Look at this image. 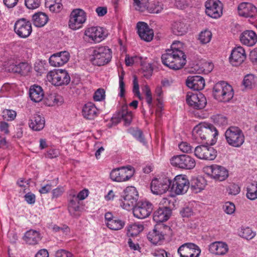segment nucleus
<instances>
[{
  "label": "nucleus",
  "instance_id": "e433bc0d",
  "mask_svg": "<svg viewBox=\"0 0 257 257\" xmlns=\"http://www.w3.org/2000/svg\"><path fill=\"white\" fill-rule=\"evenodd\" d=\"M118 118L122 119L125 125H128L131 124L133 118V114L131 111L127 110V105L126 104L122 106L121 110L118 112Z\"/></svg>",
  "mask_w": 257,
  "mask_h": 257
},
{
  "label": "nucleus",
  "instance_id": "de8ad7c7",
  "mask_svg": "<svg viewBox=\"0 0 257 257\" xmlns=\"http://www.w3.org/2000/svg\"><path fill=\"white\" fill-rule=\"evenodd\" d=\"M212 37V33L210 31L205 30L200 33L199 36V40L202 44L209 43Z\"/></svg>",
  "mask_w": 257,
  "mask_h": 257
},
{
  "label": "nucleus",
  "instance_id": "cd10ccee",
  "mask_svg": "<svg viewBox=\"0 0 257 257\" xmlns=\"http://www.w3.org/2000/svg\"><path fill=\"white\" fill-rule=\"evenodd\" d=\"M31 66L27 62H20L18 64H12L8 67L10 72L18 73L21 75H26L30 71Z\"/></svg>",
  "mask_w": 257,
  "mask_h": 257
},
{
  "label": "nucleus",
  "instance_id": "1a4fd4ad",
  "mask_svg": "<svg viewBox=\"0 0 257 257\" xmlns=\"http://www.w3.org/2000/svg\"><path fill=\"white\" fill-rule=\"evenodd\" d=\"M153 207V204L148 201H139L132 209L135 217L143 219L151 214Z\"/></svg>",
  "mask_w": 257,
  "mask_h": 257
},
{
  "label": "nucleus",
  "instance_id": "20e7f679",
  "mask_svg": "<svg viewBox=\"0 0 257 257\" xmlns=\"http://www.w3.org/2000/svg\"><path fill=\"white\" fill-rule=\"evenodd\" d=\"M111 58V50L107 47L101 46L93 50L90 61L93 65L101 66L109 63Z\"/></svg>",
  "mask_w": 257,
  "mask_h": 257
},
{
  "label": "nucleus",
  "instance_id": "aec40b11",
  "mask_svg": "<svg viewBox=\"0 0 257 257\" xmlns=\"http://www.w3.org/2000/svg\"><path fill=\"white\" fill-rule=\"evenodd\" d=\"M85 20L86 16L84 11L81 9H75L71 12L70 15L69 27L73 30L78 29Z\"/></svg>",
  "mask_w": 257,
  "mask_h": 257
},
{
  "label": "nucleus",
  "instance_id": "dca6fc26",
  "mask_svg": "<svg viewBox=\"0 0 257 257\" xmlns=\"http://www.w3.org/2000/svg\"><path fill=\"white\" fill-rule=\"evenodd\" d=\"M186 100L189 106L197 109H203L207 103L205 97L201 93L195 94L188 92Z\"/></svg>",
  "mask_w": 257,
  "mask_h": 257
},
{
  "label": "nucleus",
  "instance_id": "f257e3e1",
  "mask_svg": "<svg viewBox=\"0 0 257 257\" xmlns=\"http://www.w3.org/2000/svg\"><path fill=\"white\" fill-rule=\"evenodd\" d=\"M186 55L184 53L178 49L172 47L171 49H168L166 52L162 55L161 59L163 64L173 70L182 68L186 64Z\"/></svg>",
  "mask_w": 257,
  "mask_h": 257
},
{
  "label": "nucleus",
  "instance_id": "3c124183",
  "mask_svg": "<svg viewBox=\"0 0 257 257\" xmlns=\"http://www.w3.org/2000/svg\"><path fill=\"white\" fill-rule=\"evenodd\" d=\"M180 214L182 217L188 218L193 215L194 212L191 207L186 206L181 209Z\"/></svg>",
  "mask_w": 257,
  "mask_h": 257
},
{
  "label": "nucleus",
  "instance_id": "338daca9",
  "mask_svg": "<svg viewBox=\"0 0 257 257\" xmlns=\"http://www.w3.org/2000/svg\"><path fill=\"white\" fill-rule=\"evenodd\" d=\"M64 192V189L62 187H58L54 189L52 191L53 198H57L61 196Z\"/></svg>",
  "mask_w": 257,
  "mask_h": 257
},
{
  "label": "nucleus",
  "instance_id": "6e6d98bb",
  "mask_svg": "<svg viewBox=\"0 0 257 257\" xmlns=\"http://www.w3.org/2000/svg\"><path fill=\"white\" fill-rule=\"evenodd\" d=\"M105 91L101 88L98 89L94 94L93 99L95 101H100L104 99Z\"/></svg>",
  "mask_w": 257,
  "mask_h": 257
},
{
  "label": "nucleus",
  "instance_id": "4be33fe9",
  "mask_svg": "<svg viewBox=\"0 0 257 257\" xmlns=\"http://www.w3.org/2000/svg\"><path fill=\"white\" fill-rule=\"evenodd\" d=\"M70 57L67 51H62L51 56L49 59L50 64L54 67H60L66 63Z\"/></svg>",
  "mask_w": 257,
  "mask_h": 257
},
{
  "label": "nucleus",
  "instance_id": "5fc2aeb1",
  "mask_svg": "<svg viewBox=\"0 0 257 257\" xmlns=\"http://www.w3.org/2000/svg\"><path fill=\"white\" fill-rule=\"evenodd\" d=\"M227 190L228 192V194L235 195L239 193L240 188L238 185L232 183L228 186Z\"/></svg>",
  "mask_w": 257,
  "mask_h": 257
},
{
  "label": "nucleus",
  "instance_id": "79ce46f5",
  "mask_svg": "<svg viewBox=\"0 0 257 257\" xmlns=\"http://www.w3.org/2000/svg\"><path fill=\"white\" fill-rule=\"evenodd\" d=\"M130 133L140 142L144 144L145 140L143 136V132L138 128H130Z\"/></svg>",
  "mask_w": 257,
  "mask_h": 257
},
{
  "label": "nucleus",
  "instance_id": "f704fd0d",
  "mask_svg": "<svg viewBox=\"0 0 257 257\" xmlns=\"http://www.w3.org/2000/svg\"><path fill=\"white\" fill-rule=\"evenodd\" d=\"M24 239L29 244H36L40 240V233L36 230H30L26 232Z\"/></svg>",
  "mask_w": 257,
  "mask_h": 257
},
{
  "label": "nucleus",
  "instance_id": "2eb2a0df",
  "mask_svg": "<svg viewBox=\"0 0 257 257\" xmlns=\"http://www.w3.org/2000/svg\"><path fill=\"white\" fill-rule=\"evenodd\" d=\"M194 154L200 159L213 160L217 156V152L210 146L200 145L195 148Z\"/></svg>",
  "mask_w": 257,
  "mask_h": 257
},
{
  "label": "nucleus",
  "instance_id": "13d9d810",
  "mask_svg": "<svg viewBox=\"0 0 257 257\" xmlns=\"http://www.w3.org/2000/svg\"><path fill=\"white\" fill-rule=\"evenodd\" d=\"M179 148L180 150L186 153H191L192 151V147L187 142H182L179 145Z\"/></svg>",
  "mask_w": 257,
  "mask_h": 257
},
{
  "label": "nucleus",
  "instance_id": "f3484780",
  "mask_svg": "<svg viewBox=\"0 0 257 257\" xmlns=\"http://www.w3.org/2000/svg\"><path fill=\"white\" fill-rule=\"evenodd\" d=\"M207 174L214 179L223 181L228 177V170L224 167L216 164L205 168Z\"/></svg>",
  "mask_w": 257,
  "mask_h": 257
},
{
  "label": "nucleus",
  "instance_id": "7ed1b4c3",
  "mask_svg": "<svg viewBox=\"0 0 257 257\" xmlns=\"http://www.w3.org/2000/svg\"><path fill=\"white\" fill-rule=\"evenodd\" d=\"M234 92L231 85L224 81L216 83L213 87L214 97L222 102H228L233 97Z\"/></svg>",
  "mask_w": 257,
  "mask_h": 257
},
{
  "label": "nucleus",
  "instance_id": "c85d7f7f",
  "mask_svg": "<svg viewBox=\"0 0 257 257\" xmlns=\"http://www.w3.org/2000/svg\"><path fill=\"white\" fill-rule=\"evenodd\" d=\"M209 251L216 255H224L228 250L227 244L222 241H215L209 245Z\"/></svg>",
  "mask_w": 257,
  "mask_h": 257
},
{
  "label": "nucleus",
  "instance_id": "423d86ee",
  "mask_svg": "<svg viewBox=\"0 0 257 257\" xmlns=\"http://www.w3.org/2000/svg\"><path fill=\"white\" fill-rule=\"evenodd\" d=\"M120 199V206L124 209L130 210L135 206L138 203V192L135 187L129 186L123 192Z\"/></svg>",
  "mask_w": 257,
  "mask_h": 257
},
{
  "label": "nucleus",
  "instance_id": "4d7b16f0",
  "mask_svg": "<svg viewBox=\"0 0 257 257\" xmlns=\"http://www.w3.org/2000/svg\"><path fill=\"white\" fill-rule=\"evenodd\" d=\"M133 93L135 95H136L140 99H142L140 90H139V85L138 82L137 78L136 76H134L133 79Z\"/></svg>",
  "mask_w": 257,
  "mask_h": 257
},
{
  "label": "nucleus",
  "instance_id": "5701e85b",
  "mask_svg": "<svg viewBox=\"0 0 257 257\" xmlns=\"http://www.w3.org/2000/svg\"><path fill=\"white\" fill-rule=\"evenodd\" d=\"M138 33L142 40L146 42L151 41L154 37V32L148 24L145 22H139L137 25Z\"/></svg>",
  "mask_w": 257,
  "mask_h": 257
},
{
  "label": "nucleus",
  "instance_id": "f03ea898",
  "mask_svg": "<svg viewBox=\"0 0 257 257\" xmlns=\"http://www.w3.org/2000/svg\"><path fill=\"white\" fill-rule=\"evenodd\" d=\"M218 135L216 127L211 124H199L192 130L193 138L197 142L206 141V144L212 145L216 142L215 138Z\"/></svg>",
  "mask_w": 257,
  "mask_h": 257
},
{
  "label": "nucleus",
  "instance_id": "412c9836",
  "mask_svg": "<svg viewBox=\"0 0 257 257\" xmlns=\"http://www.w3.org/2000/svg\"><path fill=\"white\" fill-rule=\"evenodd\" d=\"M246 59L244 49L241 46L235 47L231 51L229 61L233 66L241 64Z\"/></svg>",
  "mask_w": 257,
  "mask_h": 257
},
{
  "label": "nucleus",
  "instance_id": "a878e982",
  "mask_svg": "<svg viewBox=\"0 0 257 257\" xmlns=\"http://www.w3.org/2000/svg\"><path fill=\"white\" fill-rule=\"evenodd\" d=\"M171 209L167 206L159 207L153 214V219L157 223L168 220L172 215Z\"/></svg>",
  "mask_w": 257,
  "mask_h": 257
},
{
  "label": "nucleus",
  "instance_id": "bb28decb",
  "mask_svg": "<svg viewBox=\"0 0 257 257\" xmlns=\"http://www.w3.org/2000/svg\"><path fill=\"white\" fill-rule=\"evenodd\" d=\"M239 39L242 44L249 47L252 46L257 42V35L252 30H246L240 34Z\"/></svg>",
  "mask_w": 257,
  "mask_h": 257
},
{
  "label": "nucleus",
  "instance_id": "f8f14e48",
  "mask_svg": "<svg viewBox=\"0 0 257 257\" xmlns=\"http://www.w3.org/2000/svg\"><path fill=\"white\" fill-rule=\"evenodd\" d=\"M172 180L168 178H155L151 183V190L156 195H161L170 189Z\"/></svg>",
  "mask_w": 257,
  "mask_h": 257
},
{
  "label": "nucleus",
  "instance_id": "e2e57ef3",
  "mask_svg": "<svg viewBox=\"0 0 257 257\" xmlns=\"http://www.w3.org/2000/svg\"><path fill=\"white\" fill-rule=\"evenodd\" d=\"M72 254L71 252L66 251L64 249L57 250L55 253V257H72Z\"/></svg>",
  "mask_w": 257,
  "mask_h": 257
},
{
  "label": "nucleus",
  "instance_id": "c9c22d12",
  "mask_svg": "<svg viewBox=\"0 0 257 257\" xmlns=\"http://www.w3.org/2000/svg\"><path fill=\"white\" fill-rule=\"evenodd\" d=\"M33 24L37 27H42L48 22V16L42 12L35 13L32 17Z\"/></svg>",
  "mask_w": 257,
  "mask_h": 257
},
{
  "label": "nucleus",
  "instance_id": "774afa93",
  "mask_svg": "<svg viewBox=\"0 0 257 257\" xmlns=\"http://www.w3.org/2000/svg\"><path fill=\"white\" fill-rule=\"evenodd\" d=\"M249 58L253 63L257 62V48H255L250 52Z\"/></svg>",
  "mask_w": 257,
  "mask_h": 257
},
{
  "label": "nucleus",
  "instance_id": "49530a36",
  "mask_svg": "<svg viewBox=\"0 0 257 257\" xmlns=\"http://www.w3.org/2000/svg\"><path fill=\"white\" fill-rule=\"evenodd\" d=\"M255 80L253 75L247 74L244 77L242 83L245 88H251L255 84Z\"/></svg>",
  "mask_w": 257,
  "mask_h": 257
},
{
  "label": "nucleus",
  "instance_id": "864d4df0",
  "mask_svg": "<svg viewBox=\"0 0 257 257\" xmlns=\"http://www.w3.org/2000/svg\"><path fill=\"white\" fill-rule=\"evenodd\" d=\"M25 4L29 9H35L40 6L41 0H25Z\"/></svg>",
  "mask_w": 257,
  "mask_h": 257
},
{
  "label": "nucleus",
  "instance_id": "69168bd1",
  "mask_svg": "<svg viewBox=\"0 0 257 257\" xmlns=\"http://www.w3.org/2000/svg\"><path fill=\"white\" fill-rule=\"evenodd\" d=\"M188 5V4L186 0H175V5L179 9H183Z\"/></svg>",
  "mask_w": 257,
  "mask_h": 257
},
{
  "label": "nucleus",
  "instance_id": "a211bd4d",
  "mask_svg": "<svg viewBox=\"0 0 257 257\" xmlns=\"http://www.w3.org/2000/svg\"><path fill=\"white\" fill-rule=\"evenodd\" d=\"M201 250L196 244L193 243H185L178 249L180 257H199Z\"/></svg>",
  "mask_w": 257,
  "mask_h": 257
},
{
  "label": "nucleus",
  "instance_id": "4468645a",
  "mask_svg": "<svg viewBox=\"0 0 257 257\" xmlns=\"http://www.w3.org/2000/svg\"><path fill=\"white\" fill-rule=\"evenodd\" d=\"M14 31L20 37L27 38L32 32V24L25 18L20 19L15 24Z\"/></svg>",
  "mask_w": 257,
  "mask_h": 257
},
{
  "label": "nucleus",
  "instance_id": "a18cd8bd",
  "mask_svg": "<svg viewBox=\"0 0 257 257\" xmlns=\"http://www.w3.org/2000/svg\"><path fill=\"white\" fill-rule=\"evenodd\" d=\"M17 116V112L12 109H5L2 112V116L4 120H14Z\"/></svg>",
  "mask_w": 257,
  "mask_h": 257
},
{
  "label": "nucleus",
  "instance_id": "0e129e2a",
  "mask_svg": "<svg viewBox=\"0 0 257 257\" xmlns=\"http://www.w3.org/2000/svg\"><path fill=\"white\" fill-rule=\"evenodd\" d=\"M25 200L29 204H32L35 202V195L32 193H28L25 195Z\"/></svg>",
  "mask_w": 257,
  "mask_h": 257
},
{
  "label": "nucleus",
  "instance_id": "603ef678",
  "mask_svg": "<svg viewBox=\"0 0 257 257\" xmlns=\"http://www.w3.org/2000/svg\"><path fill=\"white\" fill-rule=\"evenodd\" d=\"M124 72L122 71L120 75H119V88L120 92L119 95L121 97H123L125 93V84L123 82Z\"/></svg>",
  "mask_w": 257,
  "mask_h": 257
},
{
  "label": "nucleus",
  "instance_id": "6e6552de",
  "mask_svg": "<svg viewBox=\"0 0 257 257\" xmlns=\"http://www.w3.org/2000/svg\"><path fill=\"white\" fill-rule=\"evenodd\" d=\"M170 162L175 167L187 170L193 169L196 165L194 159L187 155L174 156L171 159Z\"/></svg>",
  "mask_w": 257,
  "mask_h": 257
},
{
  "label": "nucleus",
  "instance_id": "0eeeda50",
  "mask_svg": "<svg viewBox=\"0 0 257 257\" xmlns=\"http://www.w3.org/2000/svg\"><path fill=\"white\" fill-rule=\"evenodd\" d=\"M49 81L56 86L67 85L70 81V77L65 70L58 69L49 72L47 76Z\"/></svg>",
  "mask_w": 257,
  "mask_h": 257
},
{
  "label": "nucleus",
  "instance_id": "c03bdc74",
  "mask_svg": "<svg viewBox=\"0 0 257 257\" xmlns=\"http://www.w3.org/2000/svg\"><path fill=\"white\" fill-rule=\"evenodd\" d=\"M135 9L140 12H144L148 7L149 0H134Z\"/></svg>",
  "mask_w": 257,
  "mask_h": 257
},
{
  "label": "nucleus",
  "instance_id": "c756f323",
  "mask_svg": "<svg viewBox=\"0 0 257 257\" xmlns=\"http://www.w3.org/2000/svg\"><path fill=\"white\" fill-rule=\"evenodd\" d=\"M85 35L95 42H99L104 36L103 28L100 27H93L85 31Z\"/></svg>",
  "mask_w": 257,
  "mask_h": 257
},
{
  "label": "nucleus",
  "instance_id": "a19ab883",
  "mask_svg": "<svg viewBox=\"0 0 257 257\" xmlns=\"http://www.w3.org/2000/svg\"><path fill=\"white\" fill-rule=\"evenodd\" d=\"M79 200H78L77 198H76V196L74 195L72 196V198L70 199V201L68 205V208L69 212L71 214H73L75 215V212L78 211L80 210L79 206Z\"/></svg>",
  "mask_w": 257,
  "mask_h": 257
},
{
  "label": "nucleus",
  "instance_id": "052dcab7",
  "mask_svg": "<svg viewBox=\"0 0 257 257\" xmlns=\"http://www.w3.org/2000/svg\"><path fill=\"white\" fill-rule=\"evenodd\" d=\"M144 91L146 95V99L150 107L152 106V96L150 89L148 86L145 87Z\"/></svg>",
  "mask_w": 257,
  "mask_h": 257
},
{
  "label": "nucleus",
  "instance_id": "680f3d73",
  "mask_svg": "<svg viewBox=\"0 0 257 257\" xmlns=\"http://www.w3.org/2000/svg\"><path fill=\"white\" fill-rule=\"evenodd\" d=\"M59 155V152L57 150L50 149L47 152L46 154H45V156L47 158L53 159L57 157Z\"/></svg>",
  "mask_w": 257,
  "mask_h": 257
},
{
  "label": "nucleus",
  "instance_id": "4c0bfd02",
  "mask_svg": "<svg viewBox=\"0 0 257 257\" xmlns=\"http://www.w3.org/2000/svg\"><path fill=\"white\" fill-rule=\"evenodd\" d=\"M106 224L109 229L118 230L124 227L125 222L115 217L113 220H110V222H106Z\"/></svg>",
  "mask_w": 257,
  "mask_h": 257
},
{
  "label": "nucleus",
  "instance_id": "8fccbe9b",
  "mask_svg": "<svg viewBox=\"0 0 257 257\" xmlns=\"http://www.w3.org/2000/svg\"><path fill=\"white\" fill-rule=\"evenodd\" d=\"M240 236L246 239H251L255 235V232L249 227L241 229L239 233Z\"/></svg>",
  "mask_w": 257,
  "mask_h": 257
},
{
  "label": "nucleus",
  "instance_id": "bf43d9fd",
  "mask_svg": "<svg viewBox=\"0 0 257 257\" xmlns=\"http://www.w3.org/2000/svg\"><path fill=\"white\" fill-rule=\"evenodd\" d=\"M223 209L225 213L231 214L235 211V205L231 202H226L223 205Z\"/></svg>",
  "mask_w": 257,
  "mask_h": 257
},
{
  "label": "nucleus",
  "instance_id": "37998d69",
  "mask_svg": "<svg viewBox=\"0 0 257 257\" xmlns=\"http://www.w3.org/2000/svg\"><path fill=\"white\" fill-rule=\"evenodd\" d=\"M163 9V5L161 3L157 2L148 6L147 10L150 13L158 14L161 13Z\"/></svg>",
  "mask_w": 257,
  "mask_h": 257
},
{
  "label": "nucleus",
  "instance_id": "58836bf2",
  "mask_svg": "<svg viewBox=\"0 0 257 257\" xmlns=\"http://www.w3.org/2000/svg\"><path fill=\"white\" fill-rule=\"evenodd\" d=\"M204 187L205 183L203 178L194 179L191 181V188L196 193L200 192Z\"/></svg>",
  "mask_w": 257,
  "mask_h": 257
},
{
  "label": "nucleus",
  "instance_id": "72a5a7b5",
  "mask_svg": "<svg viewBox=\"0 0 257 257\" xmlns=\"http://www.w3.org/2000/svg\"><path fill=\"white\" fill-rule=\"evenodd\" d=\"M29 95L31 99L35 102L41 101L44 96L42 87L38 85L31 86L29 90Z\"/></svg>",
  "mask_w": 257,
  "mask_h": 257
},
{
  "label": "nucleus",
  "instance_id": "ddd939ff",
  "mask_svg": "<svg viewBox=\"0 0 257 257\" xmlns=\"http://www.w3.org/2000/svg\"><path fill=\"white\" fill-rule=\"evenodd\" d=\"M171 228L168 226H163V224L155 226V228L149 232L147 235L148 239L154 244L159 243L164 239V234H169Z\"/></svg>",
  "mask_w": 257,
  "mask_h": 257
},
{
  "label": "nucleus",
  "instance_id": "473e14b6",
  "mask_svg": "<svg viewBox=\"0 0 257 257\" xmlns=\"http://www.w3.org/2000/svg\"><path fill=\"white\" fill-rule=\"evenodd\" d=\"M82 115L87 119H94L97 114V109L91 102L86 103L83 107Z\"/></svg>",
  "mask_w": 257,
  "mask_h": 257
},
{
  "label": "nucleus",
  "instance_id": "393cba45",
  "mask_svg": "<svg viewBox=\"0 0 257 257\" xmlns=\"http://www.w3.org/2000/svg\"><path fill=\"white\" fill-rule=\"evenodd\" d=\"M238 13L240 16L245 18H253L256 14L257 10L250 3H242L238 6Z\"/></svg>",
  "mask_w": 257,
  "mask_h": 257
},
{
  "label": "nucleus",
  "instance_id": "b1692460",
  "mask_svg": "<svg viewBox=\"0 0 257 257\" xmlns=\"http://www.w3.org/2000/svg\"><path fill=\"white\" fill-rule=\"evenodd\" d=\"M186 85L190 88L199 91L205 86V80L203 77L199 75L189 76L186 80Z\"/></svg>",
  "mask_w": 257,
  "mask_h": 257
},
{
  "label": "nucleus",
  "instance_id": "9b49d317",
  "mask_svg": "<svg viewBox=\"0 0 257 257\" xmlns=\"http://www.w3.org/2000/svg\"><path fill=\"white\" fill-rule=\"evenodd\" d=\"M134 168L131 166L113 169L110 173L111 180L116 182H123L129 180L134 175Z\"/></svg>",
  "mask_w": 257,
  "mask_h": 257
},
{
  "label": "nucleus",
  "instance_id": "6ab92c4d",
  "mask_svg": "<svg viewBox=\"0 0 257 257\" xmlns=\"http://www.w3.org/2000/svg\"><path fill=\"white\" fill-rule=\"evenodd\" d=\"M205 13L209 17L217 19L222 14V4L218 0H208L205 3Z\"/></svg>",
  "mask_w": 257,
  "mask_h": 257
},
{
  "label": "nucleus",
  "instance_id": "39448f33",
  "mask_svg": "<svg viewBox=\"0 0 257 257\" xmlns=\"http://www.w3.org/2000/svg\"><path fill=\"white\" fill-rule=\"evenodd\" d=\"M225 138L228 144L239 148L244 142V136L242 130L237 126H230L225 131Z\"/></svg>",
  "mask_w": 257,
  "mask_h": 257
},
{
  "label": "nucleus",
  "instance_id": "9d476101",
  "mask_svg": "<svg viewBox=\"0 0 257 257\" xmlns=\"http://www.w3.org/2000/svg\"><path fill=\"white\" fill-rule=\"evenodd\" d=\"M189 188V182L185 176L178 175L171 183L170 190L177 195L185 194Z\"/></svg>",
  "mask_w": 257,
  "mask_h": 257
},
{
  "label": "nucleus",
  "instance_id": "09e8293b",
  "mask_svg": "<svg viewBox=\"0 0 257 257\" xmlns=\"http://www.w3.org/2000/svg\"><path fill=\"white\" fill-rule=\"evenodd\" d=\"M215 124L219 126H224L227 124V118L221 114H216L212 117Z\"/></svg>",
  "mask_w": 257,
  "mask_h": 257
},
{
  "label": "nucleus",
  "instance_id": "7c9ffc66",
  "mask_svg": "<svg viewBox=\"0 0 257 257\" xmlns=\"http://www.w3.org/2000/svg\"><path fill=\"white\" fill-rule=\"evenodd\" d=\"M45 122L44 117L38 114H35L31 117L29 124L30 127L33 130L39 131L44 127Z\"/></svg>",
  "mask_w": 257,
  "mask_h": 257
},
{
  "label": "nucleus",
  "instance_id": "ea45409f",
  "mask_svg": "<svg viewBox=\"0 0 257 257\" xmlns=\"http://www.w3.org/2000/svg\"><path fill=\"white\" fill-rule=\"evenodd\" d=\"M246 197L250 200L257 198V182L250 184L247 187Z\"/></svg>",
  "mask_w": 257,
  "mask_h": 257
},
{
  "label": "nucleus",
  "instance_id": "2f4dec72",
  "mask_svg": "<svg viewBox=\"0 0 257 257\" xmlns=\"http://www.w3.org/2000/svg\"><path fill=\"white\" fill-rule=\"evenodd\" d=\"M173 33L177 36H182L185 34L188 29V25L183 20H178L172 24Z\"/></svg>",
  "mask_w": 257,
  "mask_h": 257
}]
</instances>
